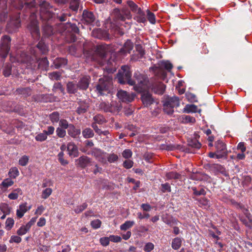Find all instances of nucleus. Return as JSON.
I'll return each instance as SVG.
<instances>
[{
    "instance_id": "f257e3e1",
    "label": "nucleus",
    "mask_w": 252,
    "mask_h": 252,
    "mask_svg": "<svg viewBox=\"0 0 252 252\" xmlns=\"http://www.w3.org/2000/svg\"><path fill=\"white\" fill-rule=\"evenodd\" d=\"M38 4L40 6V16L41 20L52 21L55 22L56 20L63 22L67 20V18L71 14L65 13L61 11L56 14L50 11V9L52 7L50 4L44 0H37Z\"/></svg>"
},
{
    "instance_id": "f03ea898",
    "label": "nucleus",
    "mask_w": 252,
    "mask_h": 252,
    "mask_svg": "<svg viewBox=\"0 0 252 252\" xmlns=\"http://www.w3.org/2000/svg\"><path fill=\"white\" fill-rule=\"evenodd\" d=\"M17 62L24 64L27 68L34 70L41 68L46 70L49 67V62L47 58L38 60L35 56H31L25 52H22L17 57Z\"/></svg>"
},
{
    "instance_id": "7ed1b4c3",
    "label": "nucleus",
    "mask_w": 252,
    "mask_h": 252,
    "mask_svg": "<svg viewBox=\"0 0 252 252\" xmlns=\"http://www.w3.org/2000/svg\"><path fill=\"white\" fill-rule=\"evenodd\" d=\"M173 68V65L170 61L163 60L151 67L150 69L162 79H167L175 77L174 73L172 71Z\"/></svg>"
},
{
    "instance_id": "20e7f679",
    "label": "nucleus",
    "mask_w": 252,
    "mask_h": 252,
    "mask_svg": "<svg viewBox=\"0 0 252 252\" xmlns=\"http://www.w3.org/2000/svg\"><path fill=\"white\" fill-rule=\"evenodd\" d=\"M150 89L149 80H143L139 84L134 87V90L137 93H141V99L146 107H148L154 102V99L148 91Z\"/></svg>"
},
{
    "instance_id": "39448f33",
    "label": "nucleus",
    "mask_w": 252,
    "mask_h": 252,
    "mask_svg": "<svg viewBox=\"0 0 252 252\" xmlns=\"http://www.w3.org/2000/svg\"><path fill=\"white\" fill-rule=\"evenodd\" d=\"M180 105V99L177 96L167 97L163 101V111L168 115H172L175 107Z\"/></svg>"
},
{
    "instance_id": "423d86ee",
    "label": "nucleus",
    "mask_w": 252,
    "mask_h": 252,
    "mask_svg": "<svg viewBox=\"0 0 252 252\" xmlns=\"http://www.w3.org/2000/svg\"><path fill=\"white\" fill-rule=\"evenodd\" d=\"M28 30L30 32L32 36L34 38H39L40 36L38 22L35 14L32 13L30 16V22L27 26Z\"/></svg>"
},
{
    "instance_id": "0eeeda50",
    "label": "nucleus",
    "mask_w": 252,
    "mask_h": 252,
    "mask_svg": "<svg viewBox=\"0 0 252 252\" xmlns=\"http://www.w3.org/2000/svg\"><path fill=\"white\" fill-rule=\"evenodd\" d=\"M109 49V45L106 44H101L97 45L96 53L100 58L97 62L101 66L104 65L106 62L105 58Z\"/></svg>"
},
{
    "instance_id": "6e6552de",
    "label": "nucleus",
    "mask_w": 252,
    "mask_h": 252,
    "mask_svg": "<svg viewBox=\"0 0 252 252\" xmlns=\"http://www.w3.org/2000/svg\"><path fill=\"white\" fill-rule=\"evenodd\" d=\"M113 12L115 18L118 21L124 22L126 19H131L132 17L130 11L126 8L120 9L118 8H116L114 9Z\"/></svg>"
},
{
    "instance_id": "1a4fd4ad",
    "label": "nucleus",
    "mask_w": 252,
    "mask_h": 252,
    "mask_svg": "<svg viewBox=\"0 0 252 252\" xmlns=\"http://www.w3.org/2000/svg\"><path fill=\"white\" fill-rule=\"evenodd\" d=\"M42 20L43 24L42 27V37L43 38H49L53 35L56 32L55 30L51 25L52 21Z\"/></svg>"
},
{
    "instance_id": "9d476101",
    "label": "nucleus",
    "mask_w": 252,
    "mask_h": 252,
    "mask_svg": "<svg viewBox=\"0 0 252 252\" xmlns=\"http://www.w3.org/2000/svg\"><path fill=\"white\" fill-rule=\"evenodd\" d=\"M99 82L97 85L96 89L101 95L109 93L112 88V83L111 80H99Z\"/></svg>"
},
{
    "instance_id": "9b49d317",
    "label": "nucleus",
    "mask_w": 252,
    "mask_h": 252,
    "mask_svg": "<svg viewBox=\"0 0 252 252\" xmlns=\"http://www.w3.org/2000/svg\"><path fill=\"white\" fill-rule=\"evenodd\" d=\"M132 71L128 65H124L121 67L115 79H131Z\"/></svg>"
},
{
    "instance_id": "f8f14e48",
    "label": "nucleus",
    "mask_w": 252,
    "mask_h": 252,
    "mask_svg": "<svg viewBox=\"0 0 252 252\" xmlns=\"http://www.w3.org/2000/svg\"><path fill=\"white\" fill-rule=\"evenodd\" d=\"M21 25V21L19 17H17L15 19L11 18L7 23L6 27V30L9 33H13L16 32Z\"/></svg>"
},
{
    "instance_id": "ddd939ff",
    "label": "nucleus",
    "mask_w": 252,
    "mask_h": 252,
    "mask_svg": "<svg viewBox=\"0 0 252 252\" xmlns=\"http://www.w3.org/2000/svg\"><path fill=\"white\" fill-rule=\"evenodd\" d=\"M117 96L121 101L129 103L134 99L135 94L133 93L129 94L126 91L120 90L118 92Z\"/></svg>"
},
{
    "instance_id": "4468645a",
    "label": "nucleus",
    "mask_w": 252,
    "mask_h": 252,
    "mask_svg": "<svg viewBox=\"0 0 252 252\" xmlns=\"http://www.w3.org/2000/svg\"><path fill=\"white\" fill-rule=\"evenodd\" d=\"M133 48V44L130 39H127L124 43L123 46L118 51V54L123 56H126L130 54Z\"/></svg>"
},
{
    "instance_id": "2eb2a0df",
    "label": "nucleus",
    "mask_w": 252,
    "mask_h": 252,
    "mask_svg": "<svg viewBox=\"0 0 252 252\" xmlns=\"http://www.w3.org/2000/svg\"><path fill=\"white\" fill-rule=\"evenodd\" d=\"M11 41V37L9 35H3L0 39V48L9 53L10 49Z\"/></svg>"
},
{
    "instance_id": "dca6fc26",
    "label": "nucleus",
    "mask_w": 252,
    "mask_h": 252,
    "mask_svg": "<svg viewBox=\"0 0 252 252\" xmlns=\"http://www.w3.org/2000/svg\"><path fill=\"white\" fill-rule=\"evenodd\" d=\"M135 50L138 54H132L130 56V60L132 61H137L140 59L144 57L145 54V51L143 48L142 45L138 44L135 45Z\"/></svg>"
},
{
    "instance_id": "f3484780",
    "label": "nucleus",
    "mask_w": 252,
    "mask_h": 252,
    "mask_svg": "<svg viewBox=\"0 0 252 252\" xmlns=\"http://www.w3.org/2000/svg\"><path fill=\"white\" fill-rule=\"evenodd\" d=\"M82 19L87 24H92L95 20L94 13L87 10H84L82 14Z\"/></svg>"
},
{
    "instance_id": "a211bd4d",
    "label": "nucleus",
    "mask_w": 252,
    "mask_h": 252,
    "mask_svg": "<svg viewBox=\"0 0 252 252\" xmlns=\"http://www.w3.org/2000/svg\"><path fill=\"white\" fill-rule=\"evenodd\" d=\"M217 153L220 152V154H217V158H221L224 155H226V146L225 144L221 141H218L215 144Z\"/></svg>"
},
{
    "instance_id": "6ab92c4d",
    "label": "nucleus",
    "mask_w": 252,
    "mask_h": 252,
    "mask_svg": "<svg viewBox=\"0 0 252 252\" xmlns=\"http://www.w3.org/2000/svg\"><path fill=\"white\" fill-rule=\"evenodd\" d=\"M68 31L70 32V42H74L77 40L75 34L79 33V29L75 24H70L68 29Z\"/></svg>"
},
{
    "instance_id": "aec40b11",
    "label": "nucleus",
    "mask_w": 252,
    "mask_h": 252,
    "mask_svg": "<svg viewBox=\"0 0 252 252\" xmlns=\"http://www.w3.org/2000/svg\"><path fill=\"white\" fill-rule=\"evenodd\" d=\"M150 88L156 94H162L165 91V86L160 82H157L152 86L150 85Z\"/></svg>"
},
{
    "instance_id": "412c9836",
    "label": "nucleus",
    "mask_w": 252,
    "mask_h": 252,
    "mask_svg": "<svg viewBox=\"0 0 252 252\" xmlns=\"http://www.w3.org/2000/svg\"><path fill=\"white\" fill-rule=\"evenodd\" d=\"M31 206L28 207L27 203H24L19 205V208L16 211V215L18 218H22L25 213L30 210Z\"/></svg>"
},
{
    "instance_id": "4be33fe9",
    "label": "nucleus",
    "mask_w": 252,
    "mask_h": 252,
    "mask_svg": "<svg viewBox=\"0 0 252 252\" xmlns=\"http://www.w3.org/2000/svg\"><path fill=\"white\" fill-rule=\"evenodd\" d=\"M243 213L245 215L246 217L248 219L247 220L246 219L244 218H241L240 220L241 221L247 226L249 227H251L252 226V217L250 213H249V211L248 209L246 208H244L242 210Z\"/></svg>"
},
{
    "instance_id": "5701e85b",
    "label": "nucleus",
    "mask_w": 252,
    "mask_h": 252,
    "mask_svg": "<svg viewBox=\"0 0 252 252\" xmlns=\"http://www.w3.org/2000/svg\"><path fill=\"white\" fill-rule=\"evenodd\" d=\"M133 19L138 23H145L147 22V18L145 12L141 9L138 12L135 14Z\"/></svg>"
},
{
    "instance_id": "b1692460",
    "label": "nucleus",
    "mask_w": 252,
    "mask_h": 252,
    "mask_svg": "<svg viewBox=\"0 0 252 252\" xmlns=\"http://www.w3.org/2000/svg\"><path fill=\"white\" fill-rule=\"evenodd\" d=\"M67 133L71 137L75 138L79 137L81 130L80 129L76 128L73 124H70L69 127L67 129Z\"/></svg>"
},
{
    "instance_id": "393cba45",
    "label": "nucleus",
    "mask_w": 252,
    "mask_h": 252,
    "mask_svg": "<svg viewBox=\"0 0 252 252\" xmlns=\"http://www.w3.org/2000/svg\"><path fill=\"white\" fill-rule=\"evenodd\" d=\"M91 162V159L89 157L85 156H81L77 159L78 166L82 168H85Z\"/></svg>"
},
{
    "instance_id": "a878e982",
    "label": "nucleus",
    "mask_w": 252,
    "mask_h": 252,
    "mask_svg": "<svg viewBox=\"0 0 252 252\" xmlns=\"http://www.w3.org/2000/svg\"><path fill=\"white\" fill-rule=\"evenodd\" d=\"M67 149L70 156L73 157L78 156V150L77 147L73 143H69L67 146Z\"/></svg>"
},
{
    "instance_id": "bb28decb",
    "label": "nucleus",
    "mask_w": 252,
    "mask_h": 252,
    "mask_svg": "<svg viewBox=\"0 0 252 252\" xmlns=\"http://www.w3.org/2000/svg\"><path fill=\"white\" fill-rule=\"evenodd\" d=\"M67 63V60L64 58H57L53 61V65L56 68L64 66Z\"/></svg>"
},
{
    "instance_id": "cd10ccee",
    "label": "nucleus",
    "mask_w": 252,
    "mask_h": 252,
    "mask_svg": "<svg viewBox=\"0 0 252 252\" xmlns=\"http://www.w3.org/2000/svg\"><path fill=\"white\" fill-rule=\"evenodd\" d=\"M79 106L77 107L76 112L79 115L86 113L89 108V105L84 101H79Z\"/></svg>"
},
{
    "instance_id": "c85d7f7f",
    "label": "nucleus",
    "mask_w": 252,
    "mask_h": 252,
    "mask_svg": "<svg viewBox=\"0 0 252 252\" xmlns=\"http://www.w3.org/2000/svg\"><path fill=\"white\" fill-rule=\"evenodd\" d=\"M110 105V113H118L122 109V105L120 102H117L116 101H111Z\"/></svg>"
},
{
    "instance_id": "c756f323",
    "label": "nucleus",
    "mask_w": 252,
    "mask_h": 252,
    "mask_svg": "<svg viewBox=\"0 0 252 252\" xmlns=\"http://www.w3.org/2000/svg\"><path fill=\"white\" fill-rule=\"evenodd\" d=\"M127 4L129 7L130 10L134 14H136V13L138 12L139 11L142 9L135 2H134L132 0H127Z\"/></svg>"
},
{
    "instance_id": "7c9ffc66",
    "label": "nucleus",
    "mask_w": 252,
    "mask_h": 252,
    "mask_svg": "<svg viewBox=\"0 0 252 252\" xmlns=\"http://www.w3.org/2000/svg\"><path fill=\"white\" fill-rule=\"evenodd\" d=\"M197 111V106L194 104H187L184 108L183 112L187 113H195Z\"/></svg>"
},
{
    "instance_id": "2f4dec72",
    "label": "nucleus",
    "mask_w": 252,
    "mask_h": 252,
    "mask_svg": "<svg viewBox=\"0 0 252 252\" xmlns=\"http://www.w3.org/2000/svg\"><path fill=\"white\" fill-rule=\"evenodd\" d=\"M82 135L85 138H90L94 137V132L91 128L87 127L83 130Z\"/></svg>"
},
{
    "instance_id": "473e14b6",
    "label": "nucleus",
    "mask_w": 252,
    "mask_h": 252,
    "mask_svg": "<svg viewBox=\"0 0 252 252\" xmlns=\"http://www.w3.org/2000/svg\"><path fill=\"white\" fill-rule=\"evenodd\" d=\"M182 240L180 238L176 237L173 239L172 242V248L174 250H178L182 245Z\"/></svg>"
},
{
    "instance_id": "72a5a7b5",
    "label": "nucleus",
    "mask_w": 252,
    "mask_h": 252,
    "mask_svg": "<svg viewBox=\"0 0 252 252\" xmlns=\"http://www.w3.org/2000/svg\"><path fill=\"white\" fill-rule=\"evenodd\" d=\"M80 0H70L69 8L72 11L77 12L79 6Z\"/></svg>"
},
{
    "instance_id": "f704fd0d",
    "label": "nucleus",
    "mask_w": 252,
    "mask_h": 252,
    "mask_svg": "<svg viewBox=\"0 0 252 252\" xmlns=\"http://www.w3.org/2000/svg\"><path fill=\"white\" fill-rule=\"evenodd\" d=\"M30 227L26 224V225H22L19 229L17 231V234L18 235H23L26 234L30 229Z\"/></svg>"
},
{
    "instance_id": "c9c22d12",
    "label": "nucleus",
    "mask_w": 252,
    "mask_h": 252,
    "mask_svg": "<svg viewBox=\"0 0 252 252\" xmlns=\"http://www.w3.org/2000/svg\"><path fill=\"white\" fill-rule=\"evenodd\" d=\"M93 120L94 121V123L99 125H102L106 122V119L100 114H98L94 116Z\"/></svg>"
},
{
    "instance_id": "e433bc0d",
    "label": "nucleus",
    "mask_w": 252,
    "mask_h": 252,
    "mask_svg": "<svg viewBox=\"0 0 252 252\" xmlns=\"http://www.w3.org/2000/svg\"><path fill=\"white\" fill-rule=\"evenodd\" d=\"M16 92L18 94H23L27 97L31 95V89L29 88H18Z\"/></svg>"
},
{
    "instance_id": "4c0bfd02",
    "label": "nucleus",
    "mask_w": 252,
    "mask_h": 252,
    "mask_svg": "<svg viewBox=\"0 0 252 252\" xmlns=\"http://www.w3.org/2000/svg\"><path fill=\"white\" fill-rule=\"evenodd\" d=\"M147 17L146 18L148 20L149 22L152 24L156 23V16L154 13L152 12L149 9L147 11Z\"/></svg>"
},
{
    "instance_id": "58836bf2",
    "label": "nucleus",
    "mask_w": 252,
    "mask_h": 252,
    "mask_svg": "<svg viewBox=\"0 0 252 252\" xmlns=\"http://www.w3.org/2000/svg\"><path fill=\"white\" fill-rule=\"evenodd\" d=\"M77 85L74 84L72 82H69L67 84V89L68 93L74 94L77 90Z\"/></svg>"
},
{
    "instance_id": "ea45409f",
    "label": "nucleus",
    "mask_w": 252,
    "mask_h": 252,
    "mask_svg": "<svg viewBox=\"0 0 252 252\" xmlns=\"http://www.w3.org/2000/svg\"><path fill=\"white\" fill-rule=\"evenodd\" d=\"M4 10H0V25H3L8 16L7 11Z\"/></svg>"
},
{
    "instance_id": "a19ab883",
    "label": "nucleus",
    "mask_w": 252,
    "mask_h": 252,
    "mask_svg": "<svg viewBox=\"0 0 252 252\" xmlns=\"http://www.w3.org/2000/svg\"><path fill=\"white\" fill-rule=\"evenodd\" d=\"M141 81H143V80H141L140 82H138L137 83H136L135 80H118V82L120 84H127L130 86H133V87L139 84Z\"/></svg>"
},
{
    "instance_id": "79ce46f5",
    "label": "nucleus",
    "mask_w": 252,
    "mask_h": 252,
    "mask_svg": "<svg viewBox=\"0 0 252 252\" xmlns=\"http://www.w3.org/2000/svg\"><path fill=\"white\" fill-rule=\"evenodd\" d=\"M49 118L53 123H57L60 121V114L58 112H54L50 115Z\"/></svg>"
},
{
    "instance_id": "37998d69",
    "label": "nucleus",
    "mask_w": 252,
    "mask_h": 252,
    "mask_svg": "<svg viewBox=\"0 0 252 252\" xmlns=\"http://www.w3.org/2000/svg\"><path fill=\"white\" fill-rule=\"evenodd\" d=\"M19 174L18 169L17 167H12L10 169L8 175L10 178L15 179Z\"/></svg>"
},
{
    "instance_id": "c03bdc74",
    "label": "nucleus",
    "mask_w": 252,
    "mask_h": 252,
    "mask_svg": "<svg viewBox=\"0 0 252 252\" xmlns=\"http://www.w3.org/2000/svg\"><path fill=\"white\" fill-rule=\"evenodd\" d=\"M36 47L40 51L42 54H45L48 52V49L45 44L41 41L38 42L36 45Z\"/></svg>"
},
{
    "instance_id": "a18cd8bd",
    "label": "nucleus",
    "mask_w": 252,
    "mask_h": 252,
    "mask_svg": "<svg viewBox=\"0 0 252 252\" xmlns=\"http://www.w3.org/2000/svg\"><path fill=\"white\" fill-rule=\"evenodd\" d=\"M134 224V221H126L124 224L120 226V228L122 230H126L127 229L132 227Z\"/></svg>"
},
{
    "instance_id": "49530a36",
    "label": "nucleus",
    "mask_w": 252,
    "mask_h": 252,
    "mask_svg": "<svg viewBox=\"0 0 252 252\" xmlns=\"http://www.w3.org/2000/svg\"><path fill=\"white\" fill-rule=\"evenodd\" d=\"M110 105L105 102H102L99 104V108L100 109L105 112H110Z\"/></svg>"
},
{
    "instance_id": "de8ad7c7",
    "label": "nucleus",
    "mask_w": 252,
    "mask_h": 252,
    "mask_svg": "<svg viewBox=\"0 0 252 252\" xmlns=\"http://www.w3.org/2000/svg\"><path fill=\"white\" fill-rule=\"evenodd\" d=\"M186 96L188 101L191 102H197V98L195 94L190 92H187L186 94Z\"/></svg>"
},
{
    "instance_id": "09e8293b",
    "label": "nucleus",
    "mask_w": 252,
    "mask_h": 252,
    "mask_svg": "<svg viewBox=\"0 0 252 252\" xmlns=\"http://www.w3.org/2000/svg\"><path fill=\"white\" fill-rule=\"evenodd\" d=\"M166 176L168 179H179L181 177V175L176 172H170L166 174Z\"/></svg>"
},
{
    "instance_id": "8fccbe9b",
    "label": "nucleus",
    "mask_w": 252,
    "mask_h": 252,
    "mask_svg": "<svg viewBox=\"0 0 252 252\" xmlns=\"http://www.w3.org/2000/svg\"><path fill=\"white\" fill-rule=\"evenodd\" d=\"M8 53L0 48V65L3 64Z\"/></svg>"
},
{
    "instance_id": "3c124183",
    "label": "nucleus",
    "mask_w": 252,
    "mask_h": 252,
    "mask_svg": "<svg viewBox=\"0 0 252 252\" xmlns=\"http://www.w3.org/2000/svg\"><path fill=\"white\" fill-rule=\"evenodd\" d=\"M108 161L110 163H113L118 161L119 159V157L117 155L112 153L109 154L107 157Z\"/></svg>"
},
{
    "instance_id": "603ef678",
    "label": "nucleus",
    "mask_w": 252,
    "mask_h": 252,
    "mask_svg": "<svg viewBox=\"0 0 252 252\" xmlns=\"http://www.w3.org/2000/svg\"><path fill=\"white\" fill-rule=\"evenodd\" d=\"M14 182L10 178H6L4 179L1 183V186L4 188H7L12 186Z\"/></svg>"
},
{
    "instance_id": "864d4df0",
    "label": "nucleus",
    "mask_w": 252,
    "mask_h": 252,
    "mask_svg": "<svg viewBox=\"0 0 252 252\" xmlns=\"http://www.w3.org/2000/svg\"><path fill=\"white\" fill-rule=\"evenodd\" d=\"M88 86L89 82H88V80H81L77 85V87L82 90H86Z\"/></svg>"
},
{
    "instance_id": "5fc2aeb1",
    "label": "nucleus",
    "mask_w": 252,
    "mask_h": 252,
    "mask_svg": "<svg viewBox=\"0 0 252 252\" xmlns=\"http://www.w3.org/2000/svg\"><path fill=\"white\" fill-rule=\"evenodd\" d=\"M52 189L51 188H46L42 192L41 198L43 199L47 198L52 193Z\"/></svg>"
},
{
    "instance_id": "6e6d98bb",
    "label": "nucleus",
    "mask_w": 252,
    "mask_h": 252,
    "mask_svg": "<svg viewBox=\"0 0 252 252\" xmlns=\"http://www.w3.org/2000/svg\"><path fill=\"white\" fill-rule=\"evenodd\" d=\"M56 132L57 135L60 138H63L66 135L65 129H63L60 127L57 128Z\"/></svg>"
},
{
    "instance_id": "4d7b16f0",
    "label": "nucleus",
    "mask_w": 252,
    "mask_h": 252,
    "mask_svg": "<svg viewBox=\"0 0 252 252\" xmlns=\"http://www.w3.org/2000/svg\"><path fill=\"white\" fill-rule=\"evenodd\" d=\"M14 223V220L11 218L7 219L5 222V227L7 230H10L13 227Z\"/></svg>"
},
{
    "instance_id": "13d9d810",
    "label": "nucleus",
    "mask_w": 252,
    "mask_h": 252,
    "mask_svg": "<svg viewBox=\"0 0 252 252\" xmlns=\"http://www.w3.org/2000/svg\"><path fill=\"white\" fill-rule=\"evenodd\" d=\"M87 206L88 205L86 203H84L81 205L77 206L76 208L74 209V212L76 214L80 213L87 207Z\"/></svg>"
},
{
    "instance_id": "bf43d9fd",
    "label": "nucleus",
    "mask_w": 252,
    "mask_h": 252,
    "mask_svg": "<svg viewBox=\"0 0 252 252\" xmlns=\"http://www.w3.org/2000/svg\"><path fill=\"white\" fill-rule=\"evenodd\" d=\"M92 227L94 229H97L101 226V221L98 220H94L91 222Z\"/></svg>"
},
{
    "instance_id": "052dcab7",
    "label": "nucleus",
    "mask_w": 252,
    "mask_h": 252,
    "mask_svg": "<svg viewBox=\"0 0 252 252\" xmlns=\"http://www.w3.org/2000/svg\"><path fill=\"white\" fill-rule=\"evenodd\" d=\"M59 126L63 129H68L69 127V124L67 120L65 119H61L59 121Z\"/></svg>"
},
{
    "instance_id": "680f3d73",
    "label": "nucleus",
    "mask_w": 252,
    "mask_h": 252,
    "mask_svg": "<svg viewBox=\"0 0 252 252\" xmlns=\"http://www.w3.org/2000/svg\"><path fill=\"white\" fill-rule=\"evenodd\" d=\"M63 155H64L63 152H61L59 153L58 157L59 160L60 162L61 163V164H62L63 165H66L68 164V161L64 159Z\"/></svg>"
},
{
    "instance_id": "e2e57ef3",
    "label": "nucleus",
    "mask_w": 252,
    "mask_h": 252,
    "mask_svg": "<svg viewBox=\"0 0 252 252\" xmlns=\"http://www.w3.org/2000/svg\"><path fill=\"white\" fill-rule=\"evenodd\" d=\"M47 138V136L44 132L38 134L35 137L37 141L40 142L45 141Z\"/></svg>"
},
{
    "instance_id": "0e129e2a",
    "label": "nucleus",
    "mask_w": 252,
    "mask_h": 252,
    "mask_svg": "<svg viewBox=\"0 0 252 252\" xmlns=\"http://www.w3.org/2000/svg\"><path fill=\"white\" fill-rule=\"evenodd\" d=\"M21 191V190L20 189H17L14 192L8 195V198L10 199H16L18 197V193Z\"/></svg>"
},
{
    "instance_id": "69168bd1",
    "label": "nucleus",
    "mask_w": 252,
    "mask_h": 252,
    "mask_svg": "<svg viewBox=\"0 0 252 252\" xmlns=\"http://www.w3.org/2000/svg\"><path fill=\"white\" fill-rule=\"evenodd\" d=\"M29 157L27 156H23L19 160V164L23 166H26L29 161Z\"/></svg>"
},
{
    "instance_id": "338daca9",
    "label": "nucleus",
    "mask_w": 252,
    "mask_h": 252,
    "mask_svg": "<svg viewBox=\"0 0 252 252\" xmlns=\"http://www.w3.org/2000/svg\"><path fill=\"white\" fill-rule=\"evenodd\" d=\"M61 76V72L60 71H54L49 73V76L51 79H59Z\"/></svg>"
},
{
    "instance_id": "774afa93",
    "label": "nucleus",
    "mask_w": 252,
    "mask_h": 252,
    "mask_svg": "<svg viewBox=\"0 0 252 252\" xmlns=\"http://www.w3.org/2000/svg\"><path fill=\"white\" fill-rule=\"evenodd\" d=\"M189 145L196 149H199L201 147V144L196 139L192 140L189 142Z\"/></svg>"
}]
</instances>
